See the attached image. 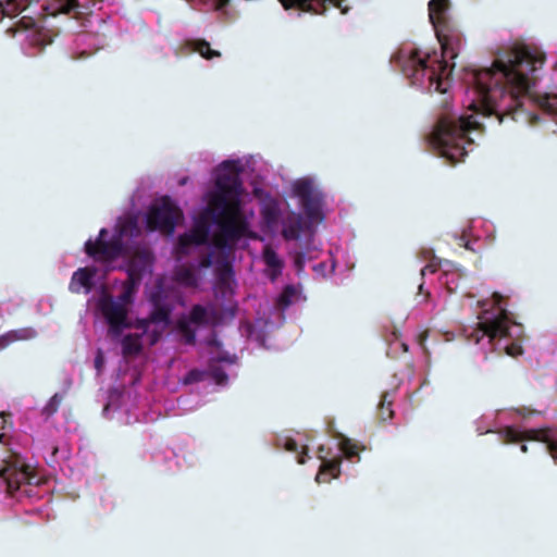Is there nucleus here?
Listing matches in <instances>:
<instances>
[{
	"label": "nucleus",
	"instance_id": "f257e3e1",
	"mask_svg": "<svg viewBox=\"0 0 557 557\" xmlns=\"http://www.w3.org/2000/svg\"><path fill=\"white\" fill-rule=\"evenodd\" d=\"M544 57L527 46H513L499 52L492 67L474 73L478 104L474 110L484 116L495 115L499 123L506 117L517 121L525 115L524 100L531 98L533 73L543 65Z\"/></svg>",
	"mask_w": 557,
	"mask_h": 557
},
{
	"label": "nucleus",
	"instance_id": "f03ea898",
	"mask_svg": "<svg viewBox=\"0 0 557 557\" xmlns=\"http://www.w3.org/2000/svg\"><path fill=\"white\" fill-rule=\"evenodd\" d=\"M238 162L227 160L219 168L215 186L209 208L212 220L218 226L212 244L215 248H232L244 237H253L249 222L242 211L240 195L243 191Z\"/></svg>",
	"mask_w": 557,
	"mask_h": 557
},
{
	"label": "nucleus",
	"instance_id": "7ed1b4c3",
	"mask_svg": "<svg viewBox=\"0 0 557 557\" xmlns=\"http://www.w3.org/2000/svg\"><path fill=\"white\" fill-rule=\"evenodd\" d=\"M449 0H431L429 2V17L434 27L436 37L442 48V60L436 61V66H431L418 50L410 52L401 64L403 74L411 85H423L425 79L430 85H435V90L445 94L448 87L447 77L451 70L448 69L447 59L457 58L462 44V34L446 15Z\"/></svg>",
	"mask_w": 557,
	"mask_h": 557
},
{
	"label": "nucleus",
	"instance_id": "20e7f679",
	"mask_svg": "<svg viewBox=\"0 0 557 557\" xmlns=\"http://www.w3.org/2000/svg\"><path fill=\"white\" fill-rule=\"evenodd\" d=\"M482 125L472 115H442L431 135V143L440 156L449 164L463 161L469 148L474 144L470 137L473 131H481Z\"/></svg>",
	"mask_w": 557,
	"mask_h": 557
},
{
	"label": "nucleus",
	"instance_id": "39448f33",
	"mask_svg": "<svg viewBox=\"0 0 557 557\" xmlns=\"http://www.w3.org/2000/svg\"><path fill=\"white\" fill-rule=\"evenodd\" d=\"M492 298L497 312L490 314L487 310H484L479 317L480 322L476 327L469 335V338L476 344L484 337H487L490 343L510 337V324L515 323L511 322L507 309L502 306L504 297L500 293L494 292Z\"/></svg>",
	"mask_w": 557,
	"mask_h": 557
},
{
	"label": "nucleus",
	"instance_id": "423d86ee",
	"mask_svg": "<svg viewBox=\"0 0 557 557\" xmlns=\"http://www.w3.org/2000/svg\"><path fill=\"white\" fill-rule=\"evenodd\" d=\"M182 218V210L173 203L170 197H163L159 205L152 206L148 211L147 227L150 231H160L165 235H171Z\"/></svg>",
	"mask_w": 557,
	"mask_h": 557
},
{
	"label": "nucleus",
	"instance_id": "0eeeda50",
	"mask_svg": "<svg viewBox=\"0 0 557 557\" xmlns=\"http://www.w3.org/2000/svg\"><path fill=\"white\" fill-rule=\"evenodd\" d=\"M500 435L506 444H516L524 441L544 443L549 456L557 465V429L547 428L520 431L513 426H507L500 431Z\"/></svg>",
	"mask_w": 557,
	"mask_h": 557
},
{
	"label": "nucleus",
	"instance_id": "6e6552de",
	"mask_svg": "<svg viewBox=\"0 0 557 557\" xmlns=\"http://www.w3.org/2000/svg\"><path fill=\"white\" fill-rule=\"evenodd\" d=\"M108 234L107 228H101L96 240L85 243V252L97 262H111L124 253L121 234H113L110 239Z\"/></svg>",
	"mask_w": 557,
	"mask_h": 557
},
{
	"label": "nucleus",
	"instance_id": "1a4fd4ad",
	"mask_svg": "<svg viewBox=\"0 0 557 557\" xmlns=\"http://www.w3.org/2000/svg\"><path fill=\"white\" fill-rule=\"evenodd\" d=\"M98 309L106 319L112 333L119 335L128 324V309L113 298L112 295L103 293L98 300Z\"/></svg>",
	"mask_w": 557,
	"mask_h": 557
},
{
	"label": "nucleus",
	"instance_id": "9d476101",
	"mask_svg": "<svg viewBox=\"0 0 557 557\" xmlns=\"http://www.w3.org/2000/svg\"><path fill=\"white\" fill-rule=\"evenodd\" d=\"M293 191L299 198L306 215L311 221L322 220L321 196L315 191L310 180L302 178L296 181L293 185Z\"/></svg>",
	"mask_w": 557,
	"mask_h": 557
},
{
	"label": "nucleus",
	"instance_id": "9b49d317",
	"mask_svg": "<svg viewBox=\"0 0 557 557\" xmlns=\"http://www.w3.org/2000/svg\"><path fill=\"white\" fill-rule=\"evenodd\" d=\"M285 10H296L311 14H323L330 8H337L341 13H347V0H278Z\"/></svg>",
	"mask_w": 557,
	"mask_h": 557
},
{
	"label": "nucleus",
	"instance_id": "f8f14e48",
	"mask_svg": "<svg viewBox=\"0 0 557 557\" xmlns=\"http://www.w3.org/2000/svg\"><path fill=\"white\" fill-rule=\"evenodd\" d=\"M210 234V226L205 218L195 221L189 232L178 236L176 245V253L186 256L191 246H200L207 244Z\"/></svg>",
	"mask_w": 557,
	"mask_h": 557
},
{
	"label": "nucleus",
	"instance_id": "ddd939ff",
	"mask_svg": "<svg viewBox=\"0 0 557 557\" xmlns=\"http://www.w3.org/2000/svg\"><path fill=\"white\" fill-rule=\"evenodd\" d=\"M149 300L152 305L149 321L153 324H163V329H166L171 323L173 307L166 302L164 292L162 289L153 292Z\"/></svg>",
	"mask_w": 557,
	"mask_h": 557
},
{
	"label": "nucleus",
	"instance_id": "4468645a",
	"mask_svg": "<svg viewBox=\"0 0 557 557\" xmlns=\"http://www.w3.org/2000/svg\"><path fill=\"white\" fill-rule=\"evenodd\" d=\"M152 253L147 249H137L127 265V277L141 282L145 273L151 271Z\"/></svg>",
	"mask_w": 557,
	"mask_h": 557
},
{
	"label": "nucleus",
	"instance_id": "2eb2a0df",
	"mask_svg": "<svg viewBox=\"0 0 557 557\" xmlns=\"http://www.w3.org/2000/svg\"><path fill=\"white\" fill-rule=\"evenodd\" d=\"M96 274V268H79L73 273L69 284V289L75 294H79L82 288H84L86 294L90 293L94 287V277Z\"/></svg>",
	"mask_w": 557,
	"mask_h": 557
},
{
	"label": "nucleus",
	"instance_id": "dca6fc26",
	"mask_svg": "<svg viewBox=\"0 0 557 557\" xmlns=\"http://www.w3.org/2000/svg\"><path fill=\"white\" fill-rule=\"evenodd\" d=\"M236 244L232 248L221 249V252L216 259L215 274L220 283H227L233 277V267L228 260V253H231ZM220 250V248H218Z\"/></svg>",
	"mask_w": 557,
	"mask_h": 557
},
{
	"label": "nucleus",
	"instance_id": "f3484780",
	"mask_svg": "<svg viewBox=\"0 0 557 557\" xmlns=\"http://www.w3.org/2000/svg\"><path fill=\"white\" fill-rule=\"evenodd\" d=\"M187 321L197 325L215 324L218 313L215 310H208L202 305H194L189 311Z\"/></svg>",
	"mask_w": 557,
	"mask_h": 557
},
{
	"label": "nucleus",
	"instance_id": "a211bd4d",
	"mask_svg": "<svg viewBox=\"0 0 557 557\" xmlns=\"http://www.w3.org/2000/svg\"><path fill=\"white\" fill-rule=\"evenodd\" d=\"M37 335L33 327H22L17 330H11L0 335V350L5 349L11 344L20 341H28Z\"/></svg>",
	"mask_w": 557,
	"mask_h": 557
},
{
	"label": "nucleus",
	"instance_id": "6ab92c4d",
	"mask_svg": "<svg viewBox=\"0 0 557 557\" xmlns=\"http://www.w3.org/2000/svg\"><path fill=\"white\" fill-rule=\"evenodd\" d=\"M77 0H50L47 10H49V14L53 16L67 14L77 18Z\"/></svg>",
	"mask_w": 557,
	"mask_h": 557
},
{
	"label": "nucleus",
	"instance_id": "aec40b11",
	"mask_svg": "<svg viewBox=\"0 0 557 557\" xmlns=\"http://www.w3.org/2000/svg\"><path fill=\"white\" fill-rule=\"evenodd\" d=\"M186 46L191 51L199 53L206 60H212L221 57L220 51L212 49L206 39H190L186 41Z\"/></svg>",
	"mask_w": 557,
	"mask_h": 557
},
{
	"label": "nucleus",
	"instance_id": "412c9836",
	"mask_svg": "<svg viewBox=\"0 0 557 557\" xmlns=\"http://www.w3.org/2000/svg\"><path fill=\"white\" fill-rule=\"evenodd\" d=\"M312 242H313V235L310 234L306 243H299V249L294 252V265L298 273L304 271L306 259L307 257L309 259L312 258L311 251H312Z\"/></svg>",
	"mask_w": 557,
	"mask_h": 557
},
{
	"label": "nucleus",
	"instance_id": "4be33fe9",
	"mask_svg": "<svg viewBox=\"0 0 557 557\" xmlns=\"http://www.w3.org/2000/svg\"><path fill=\"white\" fill-rule=\"evenodd\" d=\"M305 230V222L300 215L292 218L288 220L286 225L282 231V235L286 240H296L300 242V235Z\"/></svg>",
	"mask_w": 557,
	"mask_h": 557
},
{
	"label": "nucleus",
	"instance_id": "5701e85b",
	"mask_svg": "<svg viewBox=\"0 0 557 557\" xmlns=\"http://www.w3.org/2000/svg\"><path fill=\"white\" fill-rule=\"evenodd\" d=\"M143 349L141 335L127 334L122 339V352L124 357H134L140 354Z\"/></svg>",
	"mask_w": 557,
	"mask_h": 557
},
{
	"label": "nucleus",
	"instance_id": "b1692460",
	"mask_svg": "<svg viewBox=\"0 0 557 557\" xmlns=\"http://www.w3.org/2000/svg\"><path fill=\"white\" fill-rule=\"evenodd\" d=\"M139 284V281L127 277L126 281L122 284V293L117 297V301L126 307L132 305L138 290Z\"/></svg>",
	"mask_w": 557,
	"mask_h": 557
},
{
	"label": "nucleus",
	"instance_id": "393cba45",
	"mask_svg": "<svg viewBox=\"0 0 557 557\" xmlns=\"http://www.w3.org/2000/svg\"><path fill=\"white\" fill-rule=\"evenodd\" d=\"M32 0H7L0 2V10L2 16H15L24 11Z\"/></svg>",
	"mask_w": 557,
	"mask_h": 557
},
{
	"label": "nucleus",
	"instance_id": "a878e982",
	"mask_svg": "<svg viewBox=\"0 0 557 557\" xmlns=\"http://www.w3.org/2000/svg\"><path fill=\"white\" fill-rule=\"evenodd\" d=\"M28 30H38L37 22L32 16H22L17 22H15L12 26L7 28V34L14 37L17 33L28 32Z\"/></svg>",
	"mask_w": 557,
	"mask_h": 557
},
{
	"label": "nucleus",
	"instance_id": "bb28decb",
	"mask_svg": "<svg viewBox=\"0 0 557 557\" xmlns=\"http://www.w3.org/2000/svg\"><path fill=\"white\" fill-rule=\"evenodd\" d=\"M339 474V461L330 460L323 461L318 472L315 480L320 482H329L331 478H336Z\"/></svg>",
	"mask_w": 557,
	"mask_h": 557
},
{
	"label": "nucleus",
	"instance_id": "cd10ccee",
	"mask_svg": "<svg viewBox=\"0 0 557 557\" xmlns=\"http://www.w3.org/2000/svg\"><path fill=\"white\" fill-rule=\"evenodd\" d=\"M174 278L177 283L187 287H195L198 284V280L194 270L187 267L177 268L174 273Z\"/></svg>",
	"mask_w": 557,
	"mask_h": 557
},
{
	"label": "nucleus",
	"instance_id": "c85d7f7f",
	"mask_svg": "<svg viewBox=\"0 0 557 557\" xmlns=\"http://www.w3.org/2000/svg\"><path fill=\"white\" fill-rule=\"evenodd\" d=\"M263 258H264L265 264L270 269H272L273 274H272L271 278L274 280L278 274H281L282 269H283V262L280 259V257L277 256V253L271 248L264 249Z\"/></svg>",
	"mask_w": 557,
	"mask_h": 557
},
{
	"label": "nucleus",
	"instance_id": "c756f323",
	"mask_svg": "<svg viewBox=\"0 0 557 557\" xmlns=\"http://www.w3.org/2000/svg\"><path fill=\"white\" fill-rule=\"evenodd\" d=\"M191 323L187 321L185 318H181L177 321V331L183 337V342L186 345H195L196 344V331L191 327Z\"/></svg>",
	"mask_w": 557,
	"mask_h": 557
},
{
	"label": "nucleus",
	"instance_id": "7c9ffc66",
	"mask_svg": "<svg viewBox=\"0 0 557 557\" xmlns=\"http://www.w3.org/2000/svg\"><path fill=\"white\" fill-rule=\"evenodd\" d=\"M534 101L537 106L546 111L547 113H556L557 112V95L544 94L539 95L534 98Z\"/></svg>",
	"mask_w": 557,
	"mask_h": 557
},
{
	"label": "nucleus",
	"instance_id": "2f4dec72",
	"mask_svg": "<svg viewBox=\"0 0 557 557\" xmlns=\"http://www.w3.org/2000/svg\"><path fill=\"white\" fill-rule=\"evenodd\" d=\"M296 294L297 290L294 285H286L276 300V306L280 309L284 310L292 304L293 298L296 296Z\"/></svg>",
	"mask_w": 557,
	"mask_h": 557
},
{
	"label": "nucleus",
	"instance_id": "473e14b6",
	"mask_svg": "<svg viewBox=\"0 0 557 557\" xmlns=\"http://www.w3.org/2000/svg\"><path fill=\"white\" fill-rule=\"evenodd\" d=\"M388 395L385 393L381 396V400L379 404V419L383 422L389 420L394 416V410L392 409V400H388Z\"/></svg>",
	"mask_w": 557,
	"mask_h": 557
},
{
	"label": "nucleus",
	"instance_id": "72a5a7b5",
	"mask_svg": "<svg viewBox=\"0 0 557 557\" xmlns=\"http://www.w3.org/2000/svg\"><path fill=\"white\" fill-rule=\"evenodd\" d=\"M138 233L137 222L133 218H127L123 222H121L117 226L115 234H121V239L123 240L124 235H135Z\"/></svg>",
	"mask_w": 557,
	"mask_h": 557
},
{
	"label": "nucleus",
	"instance_id": "f704fd0d",
	"mask_svg": "<svg viewBox=\"0 0 557 557\" xmlns=\"http://www.w3.org/2000/svg\"><path fill=\"white\" fill-rule=\"evenodd\" d=\"M209 374L219 385L225 384L228 380L226 372L214 360L209 362Z\"/></svg>",
	"mask_w": 557,
	"mask_h": 557
},
{
	"label": "nucleus",
	"instance_id": "c9c22d12",
	"mask_svg": "<svg viewBox=\"0 0 557 557\" xmlns=\"http://www.w3.org/2000/svg\"><path fill=\"white\" fill-rule=\"evenodd\" d=\"M423 259H430V263H428L425 267L421 269V275L424 276L428 272L429 273H435L440 268V262L435 261V257L433 253V250L431 249H423L421 251Z\"/></svg>",
	"mask_w": 557,
	"mask_h": 557
},
{
	"label": "nucleus",
	"instance_id": "e433bc0d",
	"mask_svg": "<svg viewBox=\"0 0 557 557\" xmlns=\"http://www.w3.org/2000/svg\"><path fill=\"white\" fill-rule=\"evenodd\" d=\"M341 450L346 456V458H354L359 456L360 447L357 443L352 442L350 438H343L339 443Z\"/></svg>",
	"mask_w": 557,
	"mask_h": 557
},
{
	"label": "nucleus",
	"instance_id": "4c0bfd02",
	"mask_svg": "<svg viewBox=\"0 0 557 557\" xmlns=\"http://www.w3.org/2000/svg\"><path fill=\"white\" fill-rule=\"evenodd\" d=\"M61 403H62V396L59 395V394H54L49 399L47 405L42 408V413L46 417H51L52 414H54L59 410V407H60Z\"/></svg>",
	"mask_w": 557,
	"mask_h": 557
},
{
	"label": "nucleus",
	"instance_id": "58836bf2",
	"mask_svg": "<svg viewBox=\"0 0 557 557\" xmlns=\"http://www.w3.org/2000/svg\"><path fill=\"white\" fill-rule=\"evenodd\" d=\"M202 379V372L199 371V370H190L187 374H186V377H185V383L186 384H191V383H196V382H199L201 381Z\"/></svg>",
	"mask_w": 557,
	"mask_h": 557
},
{
	"label": "nucleus",
	"instance_id": "ea45409f",
	"mask_svg": "<svg viewBox=\"0 0 557 557\" xmlns=\"http://www.w3.org/2000/svg\"><path fill=\"white\" fill-rule=\"evenodd\" d=\"M163 331H164L163 327L161 330L153 329L152 331H148V333H146V334L149 339V345H151V346L156 345L160 341Z\"/></svg>",
	"mask_w": 557,
	"mask_h": 557
},
{
	"label": "nucleus",
	"instance_id": "a19ab883",
	"mask_svg": "<svg viewBox=\"0 0 557 557\" xmlns=\"http://www.w3.org/2000/svg\"><path fill=\"white\" fill-rule=\"evenodd\" d=\"M213 264V256L212 253H207L205 255L200 261H199V267L200 268H203V269H208L210 268L211 265Z\"/></svg>",
	"mask_w": 557,
	"mask_h": 557
},
{
	"label": "nucleus",
	"instance_id": "79ce46f5",
	"mask_svg": "<svg viewBox=\"0 0 557 557\" xmlns=\"http://www.w3.org/2000/svg\"><path fill=\"white\" fill-rule=\"evenodd\" d=\"M216 363L219 362H227V363H235L236 362V356H230L228 354H223L218 356L216 358H213Z\"/></svg>",
	"mask_w": 557,
	"mask_h": 557
},
{
	"label": "nucleus",
	"instance_id": "37998d69",
	"mask_svg": "<svg viewBox=\"0 0 557 557\" xmlns=\"http://www.w3.org/2000/svg\"><path fill=\"white\" fill-rule=\"evenodd\" d=\"M505 349H506V354L509 356H517L522 352V348L518 344L508 345V346H506Z\"/></svg>",
	"mask_w": 557,
	"mask_h": 557
},
{
	"label": "nucleus",
	"instance_id": "c03bdc74",
	"mask_svg": "<svg viewBox=\"0 0 557 557\" xmlns=\"http://www.w3.org/2000/svg\"><path fill=\"white\" fill-rule=\"evenodd\" d=\"M285 448L288 451L299 454V445L295 440L287 438L285 442Z\"/></svg>",
	"mask_w": 557,
	"mask_h": 557
},
{
	"label": "nucleus",
	"instance_id": "a18cd8bd",
	"mask_svg": "<svg viewBox=\"0 0 557 557\" xmlns=\"http://www.w3.org/2000/svg\"><path fill=\"white\" fill-rule=\"evenodd\" d=\"M153 324L152 321H149V317L147 319H141L137 321L136 326L140 330H143V334L148 333L149 325Z\"/></svg>",
	"mask_w": 557,
	"mask_h": 557
},
{
	"label": "nucleus",
	"instance_id": "49530a36",
	"mask_svg": "<svg viewBox=\"0 0 557 557\" xmlns=\"http://www.w3.org/2000/svg\"><path fill=\"white\" fill-rule=\"evenodd\" d=\"M102 367H103V356H102L101 351H99L95 358V368L97 369L98 372H100Z\"/></svg>",
	"mask_w": 557,
	"mask_h": 557
},
{
	"label": "nucleus",
	"instance_id": "de8ad7c7",
	"mask_svg": "<svg viewBox=\"0 0 557 557\" xmlns=\"http://www.w3.org/2000/svg\"><path fill=\"white\" fill-rule=\"evenodd\" d=\"M300 448H301V451H300V454L298 456V462L299 463H305L306 460H305V457L302 456V454H307V447L306 446H301Z\"/></svg>",
	"mask_w": 557,
	"mask_h": 557
},
{
	"label": "nucleus",
	"instance_id": "09e8293b",
	"mask_svg": "<svg viewBox=\"0 0 557 557\" xmlns=\"http://www.w3.org/2000/svg\"><path fill=\"white\" fill-rule=\"evenodd\" d=\"M216 3L219 9H223L230 3V0H216Z\"/></svg>",
	"mask_w": 557,
	"mask_h": 557
},
{
	"label": "nucleus",
	"instance_id": "8fccbe9b",
	"mask_svg": "<svg viewBox=\"0 0 557 557\" xmlns=\"http://www.w3.org/2000/svg\"><path fill=\"white\" fill-rule=\"evenodd\" d=\"M520 450H521L522 453H524V454H525V453H528V446H527L525 444H522V445L520 446Z\"/></svg>",
	"mask_w": 557,
	"mask_h": 557
},
{
	"label": "nucleus",
	"instance_id": "3c124183",
	"mask_svg": "<svg viewBox=\"0 0 557 557\" xmlns=\"http://www.w3.org/2000/svg\"><path fill=\"white\" fill-rule=\"evenodd\" d=\"M323 267H324V264H323V263H320V264H318L314 269H318V268H319V270H322V268H323Z\"/></svg>",
	"mask_w": 557,
	"mask_h": 557
},
{
	"label": "nucleus",
	"instance_id": "603ef678",
	"mask_svg": "<svg viewBox=\"0 0 557 557\" xmlns=\"http://www.w3.org/2000/svg\"><path fill=\"white\" fill-rule=\"evenodd\" d=\"M323 267H324V264H323V263H320V264H318L314 269H318V268H319V270H322V268H323Z\"/></svg>",
	"mask_w": 557,
	"mask_h": 557
},
{
	"label": "nucleus",
	"instance_id": "864d4df0",
	"mask_svg": "<svg viewBox=\"0 0 557 557\" xmlns=\"http://www.w3.org/2000/svg\"><path fill=\"white\" fill-rule=\"evenodd\" d=\"M58 453V447H53L52 454L55 455Z\"/></svg>",
	"mask_w": 557,
	"mask_h": 557
},
{
	"label": "nucleus",
	"instance_id": "5fc2aeb1",
	"mask_svg": "<svg viewBox=\"0 0 557 557\" xmlns=\"http://www.w3.org/2000/svg\"><path fill=\"white\" fill-rule=\"evenodd\" d=\"M422 289H423V284L421 283V284L419 285V290H420V292H422Z\"/></svg>",
	"mask_w": 557,
	"mask_h": 557
},
{
	"label": "nucleus",
	"instance_id": "6e6d98bb",
	"mask_svg": "<svg viewBox=\"0 0 557 557\" xmlns=\"http://www.w3.org/2000/svg\"><path fill=\"white\" fill-rule=\"evenodd\" d=\"M212 345H219V343L214 339L211 342Z\"/></svg>",
	"mask_w": 557,
	"mask_h": 557
}]
</instances>
